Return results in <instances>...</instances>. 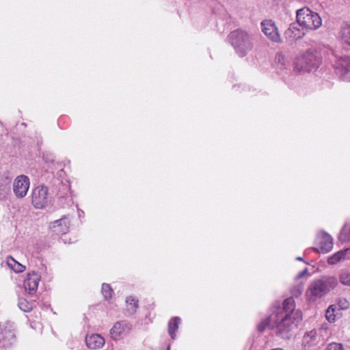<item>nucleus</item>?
<instances>
[{
	"mask_svg": "<svg viewBox=\"0 0 350 350\" xmlns=\"http://www.w3.org/2000/svg\"><path fill=\"white\" fill-rule=\"evenodd\" d=\"M301 293V291H300V290H299V289H297V290L296 295H300Z\"/></svg>",
	"mask_w": 350,
	"mask_h": 350,
	"instance_id": "473e14b6",
	"label": "nucleus"
},
{
	"mask_svg": "<svg viewBox=\"0 0 350 350\" xmlns=\"http://www.w3.org/2000/svg\"><path fill=\"white\" fill-rule=\"evenodd\" d=\"M25 269V267L17 262L16 263H14V267L12 270L16 273H21L23 272Z\"/></svg>",
	"mask_w": 350,
	"mask_h": 350,
	"instance_id": "c756f323",
	"label": "nucleus"
},
{
	"mask_svg": "<svg viewBox=\"0 0 350 350\" xmlns=\"http://www.w3.org/2000/svg\"><path fill=\"white\" fill-rule=\"evenodd\" d=\"M297 259L299 260H302V258L301 257H298V258H297Z\"/></svg>",
	"mask_w": 350,
	"mask_h": 350,
	"instance_id": "72a5a7b5",
	"label": "nucleus"
},
{
	"mask_svg": "<svg viewBox=\"0 0 350 350\" xmlns=\"http://www.w3.org/2000/svg\"><path fill=\"white\" fill-rule=\"evenodd\" d=\"M338 284L337 279L333 276H323L311 282L308 286L306 296L310 301L321 298Z\"/></svg>",
	"mask_w": 350,
	"mask_h": 350,
	"instance_id": "f03ea898",
	"label": "nucleus"
},
{
	"mask_svg": "<svg viewBox=\"0 0 350 350\" xmlns=\"http://www.w3.org/2000/svg\"><path fill=\"white\" fill-rule=\"evenodd\" d=\"M18 305L19 308L24 312H29L33 308L32 304L23 298L19 299Z\"/></svg>",
	"mask_w": 350,
	"mask_h": 350,
	"instance_id": "4be33fe9",
	"label": "nucleus"
},
{
	"mask_svg": "<svg viewBox=\"0 0 350 350\" xmlns=\"http://www.w3.org/2000/svg\"><path fill=\"white\" fill-rule=\"evenodd\" d=\"M301 319V311L291 312V313H273L259 325L258 329L262 332L267 327L276 328L282 337H286L288 332L297 327Z\"/></svg>",
	"mask_w": 350,
	"mask_h": 350,
	"instance_id": "f257e3e1",
	"label": "nucleus"
},
{
	"mask_svg": "<svg viewBox=\"0 0 350 350\" xmlns=\"http://www.w3.org/2000/svg\"><path fill=\"white\" fill-rule=\"evenodd\" d=\"M319 60L316 53L312 51H307L299 56L295 61V67L298 70L310 71L313 68L317 66Z\"/></svg>",
	"mask_w": 350,
	"mask_h": 350,
	"instance_id": "20e7f679",
	"label": "nucleus"
},
{
	"mask_svg": "<svg viewBox=\"0 0 350 350\" xmlns=\"http://www.w3.org/2000/svg\"><path fill=\"white\" fill-rule=\"evenodd\" d=\"M231 45L239 52L241 44V32L239 30L232 31L228 36Z\"/></svg>",
	"mask_w": 350,
	"mask_h": 350,
	"instance_id": "a211bd4d",
	"label": "nucleus"
},
{
	"mask_svg": "<svg viewBox=\"0 0 350 350\" xmlns=\"http://www.w3.org/2000/svg\"><path fill=\"white\" fill-rule=\"evenodd\" d=\"M297 21L303 28L309 30H316L322 25L319 14L306 7L297 11Z\"/></svg>",
	"mask_w": 350,
	"mask_h": 350,
	"instance_id": "7ed1b4c3",
	"label": "nucleus"
},
{
	"mask_svg": "<svg viewBox=\"0 0 350 350\" xmlns=\"http://www.w3.org/2000/svg\"><path fill=\"white\" fill-rule=\"evenodd\" d=\"M339 239L344 242L350 241V223L342 228L339 235Z\"/></svg>",
	"mask_w": 350,
	"mask_h": 350,
	"instance_id": "412c9836",
	"label": "nucleus"
},
{
	"mask_svg": "<svg viewBox=\"0 0 350 350\" xmlns=\"http://www.w3.org/2000/svg\"><path fill=\"white\" fill-rule=\"evenodd\" d=\"M242 41L244 42V45L245 46V49L244 52H247L250 51L253 47V43L252 39L247 34L242 33Z\"/></svg>",
	"mask_w": 350,
	"mask_h": 350,
	"instance_id": "5701e85b",
	"label": "nucleus"
},
{
	"mask_svg": "<svg viewBox=\"0 0 350 350\" xmlns=\"http://www.w3.org/2000/svg\"><path fill=\"white\" fill-rule=\"evenodd\" d=\"M50 228L57 234H64L68 232L69 223L66 217H62L50 224Z\"/></svg>",
	"mask_w": 350,
	"mask_h": 350,
	"instance_id": "f8f14e48",
	"label": "nucleus"
},
{
	"mask_svg": "<svg viewBox=\"0 0 350 350\" xmlns=\"http://www.w3.org/2000/svg\"><path fill=\"white\" fill-rule=\"evenodd\" d=\"M49 202L48 189L44 186L34 188L31 194V203L36 208H44Z\"/></svg>",
	"mask_w": 350,
	"mask_h": 350,
	"instance_id": "39448f33",
	"label": "nucleus"
},
{
	"mask_svg": "<svg viewBox=\"0 0 350 350\" xmlns=\"http://www.w3.org/2000/svg\"><path fill=\"white\" fill-rule=\"evenodd\" d=\"M300 311L295 309V301L293 298H287L283 302L282 308L279 309L278 312L274 313H291V312Z\"/></svg>",
	"mask_w": 350,
	"mask_h": 350,
	"instance_id": "dca6fc26",
	"label": "nucleus"
},
{
	"mask_svg": "<svg viewBox=\"0 0 350 350\" xmlns=\"http://www.w3.org/2000/svg\"><path fill=\"white\" fill-rule=\"evenodd\" d=\"M40 280V275L38 273L33 271L28 273L23 284L25 291L30 295L35 294L37 291Z\"/></svg>",
	"mask_w": 350,
	"mask_h": 350,
	"instance_id": "9d476101",
	"label": "nucleus"
},
{
	"mask_svg": "<svg viewBox=\"0 0 350 350\" xmlns=\"http://www.w3.org/2000/svg\"><path fill=\"white\" fill-rule=\"evenodd\" d=\"M337 304L338 308L342 310L347 309L349 306V301L345 298L339 299Z\"/></svg>",
	"mask_w": 350,
	"mask_h": 350,
	"instance_id": "bb28decb",
	"label": "nucleus"
},
{
	"mask_svg": "<svg viewBox=\"0 0 350 350\" xmlns=\"http://www.w3.org/2000/svg\"><path fill=\"white\" fill-rule=\"evenodd\" d=\"M167 350H170V347H167Z\"/></svg>",
	"mask_w": 350,
	"mask_h": 350,
	"instance_id": "f704fd0d",
	"label": "nucleus"
},
{
	"mask_svg": "<svg viewBox=\"0 0 350 350\" xmlns=\"http://www.w3.org/2000/svg\"><path fill=\"white\" fill-rule=\"evenodd\" d=\"M260 25L262 31L268 39L274 42H280L282 41L278 29L273 21L265 20L261 22Z\"/></svg>",
	"mask_w": 350,
	"mask_h": 350,
	"instance_id": "423d86ee",
	"label": "nucleus"
},
{
	"mask_svg": "<svg viewBox=\"0 0 350 350\" xmlns=\"http://www.w3.org/2000/svg\"><path fill=\"white\" fill-rule=\"evenodd\" d=\"M327 350H345L343 347V345L340 343L338 342H332L328 345Z\"/></svg>",
	"mask_w": 350,
	"mask_h": 350,
	"instance_id": "a878e982",
	"label": "nucleus"
},
{
	"mask_svg": "<svg viewBox=\"0 0 350 350\" xmlns=\"http://www.w3.org/2000/svg\"><path fill=\"white\" fill-rule=\"evenodd\" d=\"M180 322V319L176 317L172 318L168 323V333L173 339L176 336V331L178 328Z\"/></svg>",
	"mask_w": 350,
	"mask_h": 350,
	"instance_id": "aec40b11",
	"label": "nucleus"
},
{
	"mask_svg": "<svg viewBox=\"0 0 350 350\" xmlns=\"http://www.w3.org/2000/svg\"><path fill=\"white\" fill-rule=\"evenodd\" d=\"M17 261L14 259L12 257H8L6 258V260H5V263L6 265L11 269H13L14 267V263H16Z\"/></svg>",
	"mask_w": 350,
	"mask_h": 350,
	"instance_id": "7c9ffc66",
	"label": "nucleus"
},
{
	"mask_svg": "<svg viewBox=\"0 0 350 350\" xmlns=\"http://www.w3.org/2000/svg\"><path fill=\"white\" fill-rule=\"evenodd\" d=\"M319 245V251L327 253L333 248V241L330 235L325 232H321L317 238Z\"/></svg>",
	"mask_w": 350,
	"mask_h": 350,
	"instance_id": "9b49d317",
	"label": "nucleus"
},
{
	"mask_svg": "<svg viewBox=\"0 0 350 350\" xmlns=\"http://www.w3.org/2000/svg\"><path fill=\"white\" fill-rule=\"evenodd\" d=\"M1 340L4 347H10L16 340L15 334L10 329H5L1 332Z\"/></svg>",
	"mask_w": 350,
	"mask_h": 350,
	"instance_id": "2eb2a0df",
	"label": "nucleus"
},
{
	"mask_svg": "<svg viewBox=\"0 0 350 350\" xmlns=\"http://www.w3.org/2000/svg\"><path fill=\"white\" fill-rule=\"evenodd\" d=\"M350 251V249H345L340 250L330 257H329L327 262L329 265H335L341 260H344L346 258L347 253Z\"/></svg>",
	"mask_w": 350,
	"mask_h": 350,
	"instance_id": "f3484780",
	"label": "nucleus"
},
{
	"mask_svg": "<svg viewBox=\"0 0 350 350\" xmlns=\"http://www.w3.org/2000/svg\"><path fill=\"white\" fill-rule=\"evenodd\" d=\"M85 343L90 349H98L104 346L105 340L100 334H93L86 336Z\"/></svg>",
	"mask_w": 350,
	"mask_h": 350,
	"instance_id": "ddd939ff",
	"label": "nucleus"
},
{
	"mask_svg": "<svg viewBox=\"0 0 350 350\" xmlns=\"http://www.w3.org/2000/svg\"><path fill=\"white\" fill-rule=\"evenodd\" d=\"M29 179L27 176H18L13 183L14 192L17 197L23 198L29 188Z\"/></svg>",
	"mask_w": 350,
	"mask_h": 350,
	"instance_id": "0eeeda50",
	"label": "nucleus"
},
{
	"mask_svg": "<svg viewBox=\"0 0 350 350\" xmlns=\"http://www.w3.org/2000/svg\"><path fill=\"white\" fill-rule=\"evenodd\" d=\"M319 338L317 332L315 329H312L305 333L303 337V345L305 347H311L318 343Z\"/></svg>",
	"mask_w": 350,
	"mask_h": 350,
	"instance_id": "4468645a",
	"label": "nucleus"
},
{
	"mask_svg": "<svg viewBox=\"0 0 350 350\" xmlns=\"http://www.w3.org/2000/svg\"><path fill=\"white\" fill-rule=\"evenodd\" d=\"M126 303L129 304L131 307V309L132 311H135L137 308V301L135 300L133 297H129L126 299Z\"/></svg>",
	"mask_w": 350,
	"mask_h": 350,
	"instance_id": "cd10ccee",
	"label": "nucleus"
},
{
	"mask_svg": "<svg viewBox=\"0 0 350 350\" xmlns=\"http://www.w3.org/2000/svg\"><path fill=\"white\" fill-rule=\"evenodd\" d=\"M333 312H334L333 306H329L326 311V314H325L326 318L330 322L334 321L335 320V317L332 314Z\"/></svg>",
	"mask_w": 350,
	"mask_h": 350,
	"instance_id": "c85d7f7f",
	"label": "nucleus"
},
{
	"mask_svg": "<svg viewBox=\"0 0 350 350\" xmlns=\"http://www.w3.org/2000/svg\"><path fill=\"white\" fill-rule=\"evenodd\" d=\"M308 269H305L301 272H300L296 277L297 279H300L303 278L304 275H308Z\"/></svg>",
	"mask_w": 350,
	"mask_h": 350,
	"instance_id": "2f4dec72",
	"label": "nucleus"
},
{
	"mask_svg": "<svg viewBox=\"0 0 350 350\" xmlns=\"http://www.w3.org/2000/svg\"><path fill=\"white\" fill-rule=\"evenodd\" d=\"M340 41L350 47V25H345L342 27L339 33Z\"/></svg>",
	"mask_w": 350,
	"mask_h": 350,
	"instance_id": "6ab92c4d",
	"label": "nucleus"
},
{
	"mask_svg": "<svg viewBox=\"0 0 350 350\" xmlns=\"http://www.w3.org/2000/svg\"><path fill=\"white\" fill-rule=\"evenodd\" d=\"M338 75L345 81H350V59L347 57L338 58L334 65Z\"/></svg>",
	"mask_w": 350,
	"mask_h": 350,
	"instance_id": "6e6552de",
	"label": "nucleus"
},
{
	"mask_svg": "<svg viewBox=\"0 0 350 350\" xmlns=\"http://www.w3.org/2000/svg\"><path fill=\"white\" fill-rule=\"evenodd\" d=\"M131 325L125 321L116 322L110 330L111 338L118 340L130 333Z\"/></svg>",
	"mask_w": 350,
	"mask_h": 350,
	"instance_id": "1a4fd4ad",
	"label": "nucleus"
},
{
	"mask_svg": "<svg viewBox=\"0 0 350 350\" xmlns=\"http://www.w3.org/2000/svg\"><path fill=\"white\" fill-rule=\"evenodd\" d=\"M102 293L105 299H109L111 297L113 290L108 284H103Z\"/></svg>",
	"mask_w": 350,
	"mask_h": 350,
	"instance_id": "b1692460",
	"label": "nucleus"
},
{
	"mask_svg": "<svg viewBox=\"0 0 350 350\" xmlns=\"http://www.w3.org/2000/svg\"><path fill=\"white\" fill-rule=\"evenodd\" d=\"M340 282L345 286H350V272H344L340 275Z\"/></svg>",
	"mask_w": 350,
	"mask_h": 350,
	"instance_id": "393cba45",
	"label": "nucleus"
}]
</instances>
